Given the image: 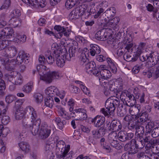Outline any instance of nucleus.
Instances as JSON below:
<instances>
[{
    "label": "nucleus",
    "mask_w": 159,
    "mask_h": 159,
    "mask_svg": "<svg viewBox=\"0 0 159 159\" xmlns=\"http://www.w3.org/2000/svg\"><path fill=\"white\" fill-rule=\"evenodd\" d=\"M8 41L7 40H2L0 42V51L6 48L8 45Z\"/></svg>",
    "instance_id": "nucleus-61"
},
{
    "label": "nucleus",
    "mask_w": 159,
    "mask_h": 159,
    "mask_svg": "<svg viewBox=\"0 0 159 159\" xmlns=\"http://www.w3.org/2000/svg\"><path fill=\"white\" fill-rule=\"evenodd\" d=\"M14 80L16 85H20L22 84V77L19 72L16 71V75L14 77Z\"/></svg>",
    "instance_id": "nucleus-36"
},
{
    "label": "nucleus",
    "mask_w": 159,
    "mask_h": 159,
    "mask_svg": "<svg viewBox=\"0 0 159 159\" xmlns=\"http://www.w3.org/2000/svg\"><path fill=\"white\" fill-rule=\"evenodd\" d=\"M147 59L152 64V66L157 64L159 65V56H155L153 53H150L149 56H147Z\"/></svg>",
    "instance_id": "nucleus-22"
},
{
    "label": "nucleus",
    "mask_w": 159,
    "mask_h": 159,
    "mask_svg": "<svg viewBox=\"0 0 159 159\" xmlns=\"http://www.w3.org/2000/svg\"><path fill=\"white\" fill-rule=\"evenodd\" d=\"M104 117L102 116H97L92 119V122L94 123L96 127H99L104 124Z\"/></svg>",
    "instance_id": "nucleus-23"
},
{
    "label": "nucleus",
    "mask_w": 159,
    "mask_h": 159,
    "mask_svg": "<svg viewBox=\"0 0 159 159\" xmlns=\"http://www.w3.org/2000/svg\"><path fill=\"white\" fill-rule=\"evenodd\" d=\"M61 56L63 57V58H65L68 61H70L71 57H74V56H72V53L69 50V53H67V51L66 52H63L62 54L61 53Z\"/></svg>",
    "instance_id": "nucleus-51"
},
{
    "label": "nucleus",
    "mask_w": 159,
    "mask_h": 159,
    "mask_svg": "<svg viewBox=\"0 0 159 159\" xmlns=\"http://www.w3.org/2000/svg\"><path fill=\"white\" fill-rule=\"evenodd\" d=\"M39 136L42 139L47 138L51 133V129L46 123L44 122L41 124L39 126Z\"/></svg>",
    "instance_id": "nucleus-8"
},
{
    "label": "nucleus",
    "mask_w": 159,
    "mask_h": 159,
    "mask_svg": "<svg viewBox=\"0 0 159 159\" xmlns=\"http://www.w3.org/2000/svg\"><path fill=\"white\" fill-rule=\"evenodd\" d=\"M144 46V43H142L136 49V48L133 47L132 43L127 44L125 47V52L123 55L124 59L128 61L133 62L136 61L142 53Z\"/></svg>",
    "instance_id": "nucleus-1"
},
{
    "label": "nucleus",
    "mask_w": 159,
    "mask_h": 159,
    "mask_svg": "<svg viewBox=\"0 0 159 159\" xmlns=\"http://www.w3.org/2000/svg\"><path fill=\"white\" fill-rule=\"evenodd\" d=\"M41 123V120L37 119L34 123H30V121L26 119H24L22 121V126L23 129L30 130L34 136H35L38 133L39 126Z\"/></svg>",
    "instance_id": "nucleus-3"
},
{
    "label": "nucleus",
    "mask_w": 159,
    "mask_h": 159,
    "mask_svg": "<svg viewBox=\"0 0 159 159\" xmlns=\"http://www.w3.org/2000/svg\"><path fill=\"white\" fill-rule=\"evenodd\" d=\"M76 7L78 12H79L80 16L84 15L87 16L86 17H88L91 14L94 12L93 11V9H90V10L89 11L88 10H87V6L84 4L79 6Z\"/></svg>",
    "instance_id": "nucleus-12"
},
{
    "label": "nucleus",
    "mask_w": 159,
    "mask_h": 159,
    "mask_svg": "<svg viewBox=\"0 0 159 159\" xmlns=\"http://www.w3.org/2000/svg\"><path fill=\"white\" fill-rule=\"evenodd\" d=\"M151 135L153 138H156L159 136V127L154 128L152 131Z\"/></svg>",
    "instance_id": "nucleus-57"
},
{
    "label": "nucleus",
    "mask_w": 159,
    "mask_h": 159,
    "mask_svg": "<svg viewBox=\"0 0 159 159\" xmlns=\"http://www.w3.org/2000/svg\"><path fill=\"white\" fill-rule=\"evenodd\" d=\"M33 83L30 82L25 85L22 88L23 91L26 93H30L33 88Z\"/></svg>",
    "instance_id": "nucleus-40"
},
{
    "label": "nucleus",
    "mask_w": 159,
    "mask_h": 159,
    "mask_svg": "<svg viewBox=\"0 0 159 159\" xmlns=\"http://www.w3.org/2000/svg\"><path fill=\"white\" fill-rule=\"evenodd\" d=\"M139 124L140 123L137 120L135 121L130 122L128 123V129L132 131L136 130Z\"/></svg>",
    "instance_id": "nucleus-41"
},
{
    "label": "nucleus",
    "mask_w": 159,
    "mask_h": 159,
    "mask_svg": "<svg viewBox=\"0 0 159 159\" xmlns=\"http://www.w3.org/2000/svg\"><path fill=\"white\" fill-rule=\"evenodd\" d=\"M58 113L59 116L66 119H69L70 118L69 114L66 111L65 109L61 107L58 108Z\"/></svg>",
    "instance_id": "nucleus-33"
},
{
    "label": "nucleus",
    "mask_w": 159,
    "mask_h": 159,
    "mask_svg": "<svg viewBox=\"0 0 159 159\" xmlns=\"http://www.w3.org/2000/svg\"><path fill=\"white\" fill-rule=\"evenodd\" d=\"M154 124L152 122H148L146 126V133H150L152 130Z\"/></svg>",
    "instance_id": "nucleus-54"
},
{
    "label": "nucleus",
    "mask_w": 159,
    "mask_h": 159,
    "mask_svg": "<svg viewBox=\"0 0 159 159\" xmlns=\"http://www.w3.org/2000/svg\"><path fill=\"white\" fill-rule=\"evenodd\" d=\"M45 105L50 108H52L53 105V99L52 97H47L45 100Z\"/></svg>",
    "instance_id": "nucleus-45"
},
{
    "label": "nucleus",
    "mask_w": 159,
    "mask_h": 159,
    "mask_svg": "<svg viewBox=\"0 0 159 159\" xmlns=\"http://www.w3.org/2000/svg\"><path fill=\"white\" fill-rule=\"evenodd\" d=\"M138 90H139V89L138 88H135L134 89L135 91H134V93L135 94V96H135L137 95V94H138L139 95V97H140V102L141 103H144L145 102V100L144 99V98L145 97V94L143 93L141 95L139 93H138V91L137 92L136 91V90L137 91Z\"/></svg>",
    "instance_id": "nucleus-52"
},
{
    "label": "nucleus",
    "mask_w": 159,
    "mask_h": 159,
    "mask_svg": "<svg viewBox=\"0 0 159 159\" xmlns=\"http://www.w3.org/2000/svg\"><path fill=\"white\" fill-rule=\"evenodd\" d=\"M103 67V65H101L99 67L96 66L94 61L89 62L86 64L85 68L86 72L88 73H92L95 76H98L100 75V70Z\"/></svg>",
    "instance_id": "nucleus-5"
},
{
    "label": "nucleus",
    "mask_w": 159,
    "mask_h": 159,
    "mask_svg": "<svg viewBox=\"0 0 159 159\" xmlns=\"http://www.w3.org/2000/svg\"><path fill=\"white\" fill-rule=\"evenodd\" d=\"M59 46L57 43H53L52 46V49L53 51V53L55 57H57L60 56V53H62V52H66V49L65 48L62 49L61 50H58Z\"/></svg>",
    "instance_id": "nucleus-21"
},
{
    "label": "nucleus",
    "mask_w": 159,
    "mask_h": 159,
    "mask_svg": "<svg viewBox=\"0 0 159 159\" xmlns=\"http://www.w3.org/2000/svg\"><path fill=\"white\" fill-rule=\"evenodd\" d=\"M118 137L119 140L122 142L127 141L125 131H120L118 134Z\"/></svg>",
    "instance_id": "nucleus-48"
},
{
    "label": "nucleus",
    "mask_w": 159,
    "mask_h": 159,
    "mask_svg": "<svg viewBox=\"0 0 159 159\" xmlns=\"http://www.w3.org/2000/svg\"><path fill=\"white\" fill-rule=\"evenodd\" d=\"M73 154V152L72 151H71L69 153H66V155H65L63 157L61 156V155H58V158L60 159L61 158L62 159H71Z\"/></svg>",
    "instance_id": "nucleus-58"
},
{
    "label": "nucleus",
    "mask_w": 159,
    "mask_h": 159,
    "mask_svg": "<svg viewBox=\"0 0 159 159\" xmlns=\"http://www.w3.org/2000/svg\"><path fill=\"white\" fill-rule=\"evenodd\" d=\"M132 142L134 143L136 147L139 149H142L144 147H145V144L143 143V140H135L134 139H132Z\"/></svg>",
    "instance_id": "nucleus-38"
},
{
    "label": "nucleus",
    "mask_w": 159,
    "mask_h": 159,
    "mask_svg": "<svg viewBox=\"0 0 159 159\" xmlns=\"http://www.w3.org/2000/svg\"><path fill=\"white\" fill-rule=\"evenodd\" d=\"M77 7L74 9L70 13L69 17L71 19H77L80 16L79 12H78Z\"/></svg>",
    "instance_id": "nucleus-39"
},
{
    "label": "nucleus",
    "mask_w": 159,
    "mask_h": 159,
    "mask_svg": "<svg viewBox=\"0 0 159 159\" xmlns=\"http://www.w3.org/2000/svg\"><path fill=\"white\" fill-rule=\"evenodd\" d=\"M45 93L49 97H52L55 95H58L59 93V91L57 88L54 86H51L45 90Z\"/></svg>",
    "instance_id": "nucleus-19"
},
{
    "label": "nucleus",
    "mask_w": 159,
    "mask_h": 159,
    "mask_svg": "<svg viewBox=\"0 0 159 159\" xmlns=\"http://www.w3.org/2000/svg\"><path fill=\"white\" fill-rule=\"evenodd\" d=\"M25 111L21 108L17 109L15 114V118L17 120L25 119Z\"/></svg>",
    "instance_id": "nucleus-30"
},
{
    "label": "nucleus",
    "mask_w": 159,
    "mask_h": 159,
    "mask_svg": "<svg viewBox=\"0 0 159 159\" xmlns=\"http://www.w3.org/2000/svg\"><path fill=\"white\" fill-rule=\"evenodd\" d=\"M109 86V88L110 91L112 92L114 91V93H118L122 89V84H121L120 83V85L119 86L118 88H115V83L112 81H109L108 85Z\"/></svg>",
    "instance_id": "nucleus-27"
},
{
    "label": "nucleus",
    "mask_w": 159,
    "mask_h": 159,
    "mask_svg": "<svg viewBox=\"0 0 159 159\" xmlns=\"http://www.w3.org/2000/svg\"><path fill=\"white\" fill-rule=\"evenodd\" d=\"M87 55L88 56V52H82L80 56V60L81 62L84 63L88 61V58H87Z\"/></svg>",
    "instance_id": "nucleus-55"
},
{
    "label": "nucleus",
    "mask_w": 159,
    "mask_h": 159,
    "mask_svg": "<svg viewBox=\"0 0 159 159\" xmlns=\"http://www.w3.org/2000/svg\"><path fill=\"white\" fill-rule=\"evenodd\" d=\"M116 13V10L115 7H111L107 10L105 13V15L109 19H111L115 15Z\"/></svg>",
    "instance_id": "nucleus-31"
},
{
    "label": "nucleus",
    "mask_w": 159,
    "mask_h": 159,
    "mask_svg": "<svg viewBox=\"0 0 159 159\" xmlns=\"http://www.w3.org/2000/svg\"><path fill=\"white\" fill-rule=\"evenodd\" d=\"M8 109L7 106L5 109H4L2 112L1 111V114L0 115V120H1L2 123L4 125H6L10 121V117L7 116L5 115V113Z\"/></svg>",
    "instance_id": "nucleus-20"
},
{
    "label": "nucleus",
    "mask_w": 159,
    "mask_h": 159,
    "mask_svg": "<svg viewBox=\"0 0 159 159\" xmlns=\"http://www.w3.org/2000/svg\"><path fill=\"white\" fill-rule=\"evenodd\" d=\"M124 149L126 151H128L129 153L134 154L138 151V148L135 146L134 143L132 142V140L130 144H127L125 145Z\"/></svg>",
    "instance_id": "nucleus-18"
},
{
    "label": "nucleus",
    "mask_w": 159,
    "mask_h": 159,
    "mask_svg": "<svg viewBox=\"0 0 159 159\" xmlns=\"http://www.w3.org/2000/svg\"><path fill=\"white\" fill-rule=\"evenodd\" d=\"M52 145H51L48 142H47L44 145V152L46 154H52Z\"/></svg>",
    "instance_id": "nucleus-42"
},
{
    "label": "nucleus",
    "mask_w": 159,
    "mask_h": 159,
    "mask_svg": "<svg viewBox=\"0 0 159 159\" xmlns=\"http://www.w3.org/2000/svg\"><path fill=\"white\" fill-rule=\"evenodd\" d=\"M75 112L76 113V117L79 118L80 120H86L87 115L85 109L82 108L75 109Z\"/></svg>",
    "instance_id": "nucleus-16"
},
{
    "label": "nucleus",
    "mask_w": 159,
    "mask_h": 159,
    "mask_svg": "<svg viewBox=\"0 0 159 159\" xmlns=\"http://www.w3.org/2000/svg\"><path fill=\"white\" fill-rule=\"evenodd\" d=\"M106 125L107 130L110 131H118L122 129V125L120 121L117 119L113 120L111 123L107 122Z\"/></svg>",
    "instance_id": "nucleus-7"
},
{
    "label": "nucleus",
    "mask_w": 159,
    "mask_h": 159,
    "mask_svg": "<svg viewBox=\"0 0 159 159\" xmlns=\"http://www.w3.org/2000/svg\"><path fill=\"white\" fill-rule=\"evenodd\" d=\"M14 33L13 30L11 28L7 27L3 28L0 33V39L5 38H11Z\"/></svg>",
    "instance_id": "nucleus-13"
},
{
    "label": "nucleus",
    "mask_w": 159,
    "mask_h": 159,
    "mask_svg": "<svg viewBox=\"0 0 159 159\" xmlns=\"http://www.w3.org/2000/svg\"><path fill=\"white\" fill-rule=\"evenodd\" d=\"M54 29L57 31L60 32L58 34L61 37L63 36V34L65 36L68 37L70 34V30L66 29L60 25L55 26Z\"/></svg>",
    "instance_id": "nucleus-15"
},
{
    "label": "nucleus",
    "mask_w": 159,
    "mask_h": 159,
    "mask_svg": "<svg viewBox=\"0 0 159 159\" xmlns=\"http://www.w3.org/2000/svg\"><path fill=\"white\" fill-rule=\"evenodd\" d=\"M148 115L146 111H142L139 113L138 114L136 118L138 117L139 118L137 121L140 123V122L144 123L147 120V119Z\"/></svg>",
    "instance_id": "nucleus-25"
},
{
    "label": "nucleus",
    "mask_w": 159,
    "mask_h": 159,
    "mask_svg": "<svg viewBox=\"0 0 159 159\" xmlns=\"http://www.w3.org/2000/svg\"><path fill=\"white\" fill-rule=\"evenodd\" d=\"M154 72V70L153 69H151L147 71H144L143 74L144 75H147L148 78H150L152 76L153 77V74Z\"/></svg>",
    "instance_id": "nucleus-62"
},
{
    "label": "nucleus",
    "mask_w": 159,
    "mask_h": 159,
    "mask_svg": "<svg viewBox=\"0 0 159 159\" xmlns=\"http://www.w3.org/2000/svg\"><path fill=\"white\" fill-rule=\"evenodd\" d=\"M9 23L11 27L15 28L20 25L21 21L17 18L12 17L10 20Z\"/></svg>",
    "instance_id": "nucleus-32"
},
{
    "label": "nucleus",
    "mask_w": 159,
    "mask_h": 159,
    "mask_svg": "<svg viewBox=\"0 0 159 159\" xmlns=\"http://www.w3.org/2000/svg\"><path fill=\"white\" fill-rule=\"evenodd\" d=\"M20 148L25 153L28 152L30 150V145L26 142H21L18 143Z\"/></svg>",
    "instance_id": "nucleus-35"
},
{
    "label": "nucleus",
    "mask_w": 159,
    "mask_h": 159,
    "mask_svg": "<svg viewBox=\"0 0 159 159\" xmlns=\"http://www.w3.org/2000/svg\"><path fill=\"white\" fill-rule=\"evenodd\" d=\"M120 98L123 102H125V105L127 107H132L136 103V99L139 98V95L137 94L134 96L128 91L122 93L120 96Z\"/></svg>",
    "instance_id": "nucleus-4"
},
{
    "label": "nucleus",
    "mask_w": 159,
    "mask_h": 159,
    "mask_svg": "<svg viewBox=\"0 0 159 159\" xmlns=\"http://www.w3.org/2000/svg\"><path fill=\"white\" fill-rule=\"evenodd\" d=\"M16 75V71H13L9 72L5 75V76L6 80L10 82H11Z\"/></svg>",
    "instance_id": "nucleus-43"
},
{
    "label": "nucleus",
    "mask_w": 159,
    "mask_h": 159,
    "mask_svg": "<svg viewBox=\"0 0 159 159\" xmlns=\"http://www.w3.org/2000/svg\"><path fill=\"white\" fill-rule=\"evenodd\" d=\"M33 97L34 101L37 103H40L42 101L43 97L41 94L38 93H35Z\"/></svg>",
    "instance_id": "nucleus-46"
},
{
    "label": "nucleus",
    "mask_w": 159,
    "mask_h": 159,
    "mask_svg": "<svg viewBox=\"0 0 159 159\" xmlns=\"http://www.w3.org/2000/svg\"><path fill=\"white\" fill-rule=\"evenodd\" d=\"M61 54H60V55ZM57 65L59 67H62L65 64V61L64 58H60V55L57 57H55Z\"/></svg>",
    "instance_id": "nucleus-47"
},
{
    "label": "nucleus",
    "mask_w": 159,
    "mask_h": 159,
    "mask_svg": "<svg viewBox=\"0 0 159 159\" xmlns=\"http://www.w3.org/2000/svg\"><path fill=\"white\" fill-rule=\"evenodd\" d=\"M112 102L111 98H109L105 102L106 109L104 108H102L101 109V112L105 116L109 117V115H113L116 108Z\"/></svg>",
    "instance_id": "nucleus-6"
},
{
    "label": "nucleus",
    "mask_w": 159,
    "mask_h": 159,
    "mask_svg": "<svg viewBox=\"0 0 159 159\" xmlns=\"http://www.w3.org/2000/svg\"><path fill=\"white\" fill-rule=\"evenodd\" d=\"M91 48L90 52L92 56H94L96 54H99L101 52L100 47L96 44H91L90 45Z\"/></svg>",
    "instance_id": "nucleus-26"
},
{
    "label": "nucleus",
    "mask_w": 159,
    "mask_h": 159,
    "mask_svg": "<svg viewBox=\"0 0 159 159\" xmlns=\"http://www.w3.org/2000/svg\"><path fill=\"white\" fill-rule=\"evenodd\" d=\"M75 45L69 49V50L71 52L72 56H75V54L77 52L78 49V43L75 42Z\"/></svg>",
    "instance_id": "nucleus-53"
},
{
    "label": "nucleus",
    "mask_w": 159,
    "mask_h": 159,
    "mask_svg": "<svg viewBox=\"0 0 159 159\" xmlns=\"http://www.w3.org/2000/svg\"><path fill=\"white\" fill-rule=\"evenodd\" d=\"M29 110V114L28 115V118L30 120L31 122L32 123H34L35 121L38 118V115L36 111L34 108L31 106L28 107Z\"/></svg>",
    "instance_id": "nucleus-17"
},
{
    "label": "nucleus",
    "mask_w": 159,
    "mask_h": 159,
    "mask_svg": "<svg viewBox=\"0 0 159 159\" xmlns=\"http://www.w3.org/2000/svg\"><path fill=\"white\" fill-rule=\"evenodd\" d=\"M70 89V91L73 93H78L80 92V89L76 86H71Z\"/></svg>",
    "instance_id": "nucleus-64"
},
{
    "label": "nucleus",
    "mask_w": 159,
    "mask_h": 159,
    "mask_svg": "<svg viewBox=\"0 0 159 159\" xmlns=\"http://www.w3.org/2000/svg\"><path fill=\"white\" fill-rule=\"evenodd\" d=\"M15 97L14 96L12 95H9L6 97L5 101L7 103H10L15 100Z\"/></svg>",
    "instance_id": "nucleus-60"
},
{
    "label": "nucleus",
    "mask_w": 159,
    "mask_h": 159,
    "mask_svg": "<svg viewBox=\"0 0 159 159\" xmlns=\"http://www.w3.org/2000/svg\"><path fill=\"white\" fill-rule=\"evenodd\" d=\"M37 69L40 76V79L47 82L50 83L52 80L58 79L60 77V74L58 72H51L49 68L42 64L38 65Z\"/></svg>",
    "instance_id": "nucleus-2"
},
{
    "label": "nucleus",
    "mask_w": 159,
    "mask_h": 159,
    "mask_svg": "<svg viewBox=\"0 0 159 159\" xmlns=\"http://www.w3.org/2000/svg\"><path fill=\"white\" fill-rule=\"evenodd\" d=\"M91 132L93 138L95 139H98L101 137L98 130H93Z\"/></svg>",
    "instance_id": "nucleus-59"
},
{
    "label": "nucleus",
    "mask_w": 159,
    "mask_h": 159,
    "mask_svg": "<svg viewBox=\"0 0 159 159\" xmlns=\"http://www.w3.org/2000/svg\"><path fill=\"white\" fill-rule=\"evenodd\" d=\"M95 38L101 41H104L106 40L107 35L105 34L104 30L102 29L98 31L95 35Z\"/></svg>",
    "instance_id": "nucleus-29"
},
{
    "label": "nucleus",
    "mask_w": 159,
    "mask_h": 159,
    "mask_svg": "<svg viewBox=\"0 0 159 159\" xmlns=\"http://www.w3.org/2000/svg\"><path fill=\"white\" fill-rule=\"evenodd\" d=\"M118 134L115 132L113 131L110 133L108 135V140L111 146L117 148V147L119 145L118 141L117 140Z\"/></svg>",
    "instance_id": "nucleus-11"
},
{
    "label": "nucleus",
    "mask_w": 159,
    "mask_h": 159,
    "mask_svg": "<svg viewBox=\"0 0 159 159\" xmlns=\"http://www.w3.org/2000/svg\"><path fill=\"white\" fill-rule=\"evenodd\" d=\"M4 52H3L2 56L8 57H13L17 53V49L14 46L9 47L5 49Z\"/></svg>",
    "instance_id": "nucleus-14"
},
{
    "label": "nucleus",
    "mask_w": 159,
    "mask_h": 159,
    "mask_svg": "<svg viewBox=\"0 0 159 159\" xmlns=\"http://www.w3.org/2000/svg\"><path fill=\"white\" fill-rule=\"evenodd\" d=\"M147 134L145 133L143 136V141L145 144V148L146 149H149L152 147L153 148V146L158 142L157 141V140L154 139L152 138V136L148 135Z\"/></svg>",
    "instance_id": "nucleus-10"
},
{
    "label": "nucleus",
    "mask_w": 159,
    "mask_h": 159,
    "mask_svg": "<svg viewBox=\"0 0 159 159\" xmlns=\"http://www.w3.org/2000/svg\"><path fill=\"white\" fill-rule=\"evenodd\" d=\"M11 2L10 0H5L4 3L0 8V10L3 9H7L10 6Z\"/></svg>",
    "instance_id": "nucleus-56"
},
{
    "label": "nucleus",
    "mask_w": 159,
    "mask_h": 159,
    "mask_svg": "<svg viewBox=\"0 0 159 159\" xmlns=\"http://www.w3.org/2000/svg\"><path fill=\"white\" fill-rule=\"evenodd\" d=\"M76 3V0H66L65 3V7L69 10L72 8Z\"/></svg>",
    "instance_id": "nucleus-44"
},
{
    "label": "nucleus",
    "mask_w": 159,
    "mask_h": 159,
    "mask_svg": "<svg viewBox=\"0 0 159 159\" xmlns=\"http://www.w3.org/2000/svg\"><path fill=\"white\" fill-rule=\"evenodd\" d=\"M104 66H103V67L100 70V74L101 77L104 78H109L111 76L110 70L104 69Z\"/></svg>",
    "instance_id": "nucleus-37"
},
{
    "label": "nucleus",
    "mask_w": 159,
    "mask_h": 159,
    "mask_svg": "<svg viewBox=\"0 0 159 159\" xmlns=\"http://www.w3.org/2000/svg\"><path fill=\"white\" fill-rule=\"evenodd\" d=\"M57 149H58L61 152V154L59 155H61V156L63 157L66 155V153H68L70 149V146L69 145H65V142L62 140H60L58 141L56 145Z\"/></svg>",
    "instance_id": "nucleus-9"
},
{
    "label": "nucleus",
    "mask_w": 159,
    "mask_h": 159,
    "mask_svg": "<svg viewBox=\"0 0 159 159\" xmlns=\"http://www.w3.org/2000/svg\"><path fill=\"white\" fill-rule=\"evenodd\" d=\"M107 78H104L102 77L99 78V80L100 83V84L101 85H102L104 87H108L107 85L109 84V81L107 79Z\"/></svg>",
    "instance_id": "nucleus-49"
},
{
    "label": "nucleus",
    "mask_w": 159,
    "mask_h": 159,
    "mask_svg": "<svg viewBox=\"0 0 159 159\" xmlns=\"http://www.w3.org/2000/svg\"><path fill=\"white\" fill-rule=\"evenodd\" d=\"M22 52H19L18 56H17L16 60V64L20 65L23 62H25V60H24L21 56H22L23 55Z\"/></svg>",
    "instance_id": "nucleus-50"
},
{
    "label": "nucleus",
    "mask_w": 159,
    "mask_h": 159,
    "mask_svg": "<svg viewBox=\"0 0 159 159\" xmlns=\"http://www.w3.org/2000/svg\"><path fill=\"white\" fill-rule=\"evenodd\" d=\"M111 98L112 99V102L114 105L115 107H117L120 104V101L119 98L115 97H111Z\"/></svg>",
    "instance_id": "nucleus-63"
},
{
    "label": "nucleus",
    "mask_w": 159,
    "mask_h": 159,
    "mask_svg": "<svg viewBox=\"0 0 159 159\" xmlns=\"http://www.w3.org/2000/svg\"><path fill=\"white\" fill-rule=\"evenodd\" d=\"M45 57L46 61L48 64L52 65L55 62V57L54 54L51 53L49 50H48L45 52Z\"/></svg>",
    "instance_id": "nucleus-24"
},
{
    "label": "nucleus",
    "mask_w": 159,
    "mask_h": 159,
    "mask_svg": "<svg viewBox=\"0 0 159 159\" xmlns=\"http://www.w3.org/2000/svg\"><path fill=\"white\" fill-rule=\"evenodd\" d=\"M120 20V18L118 17H116L111 20L109 19L107 25L110 27L114 28L118 24Z\"/></svg>",
    "instance_id": "nucleus-34"
},
{
    "label": "nucleus",
    "mask_w": 159,
    "mask_h": 159,
    "mask_svg": "<svg viewBox=\"0 0 159 159\" xmlns=\"http://www.w3.org/2000/svg\"><path fill=\"white\" fill-rule=\"evenodd\" d=\"M107 61L110 70L115 74L117 71V68L114 61L110 58H107Z\"/></svg>",
    "instance_id": "nucleus-28"
}]
</instances>
